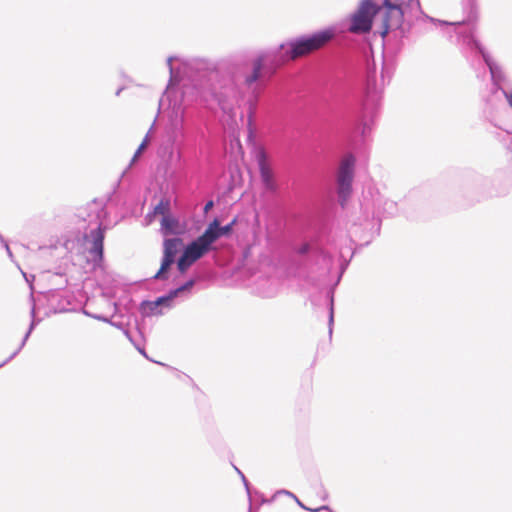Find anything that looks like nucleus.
<instances>
[{
	"instance_id": "nucleus-41",
	"label": "nucleus",
	"mask_w": 512,
	"mask_h": 512,
	"mask_svg": "<svg viewBox=\"0 0 512 512\" xmlns=\"http://www.w3.org/2000/svg\"><path fill=\"white\" fill-rule=\"evenodd\" d=\"M100 315H101V314H95V313H92V314H90V316H89V317H91V318H93V319H96V320H99Z\"/></svg>"
},
{
	"instance_id": "nucleus-9",
	"label": "nucleus",
	"mask_w": 512,
	"mask_h": 512,
	"mask_svg": "<svg viewBox=\"0 0 512 512\" xmlns=\"http://www.w3.org/2000/svg\"><path fill=\"white\" fill-rule=\"evenodd\" d=\"M365 90L367 97L371 98L373 104L369 111L366 106L363 108V112L357 121L356 132L359 134L362 141H365L366 137L371 133L377 113L375 100L378 98V93L374 78L367 77Z\"/></svg>"
},
{
	"instance_id": "nucleus-30",
	"label": "nucleus",
	"mask_w": 512,
	"mask_h": 512,
	"mask_svg": "<svg viewBox=\"0 0 512 512\" xmlns=\"http://www.w3.org/2000/svg\"><path fill=\"white\" fill-rule=\"evenodd\" d=\"M167 297L169 298V300H171V302L173 303V301L178 298V297H185V295L183 293H181L179 287H175V288H172L170 289L167 293H166Z\"/></svg>"
},
{
	"instance_id": "nucleus-18",
	"label": "nucleus",
	"mask_w": 512,
	"mask_h": 512,
	"mask_svg": "<svg viewBox=\"0 0 512 512\" xmlns=\"http://www.w3.org/2000/svg\"><path fill=\"white\" fill-rule=\"evenodd\" d=\"M139 311L144 317L163 314L160 307L154 306L153 301L150 300H143L139 305Z\"/></svg>"
},
{
	"instance_id": "nucleus-26",
	"label": "nucleus",
	"mask_w": 512,
	"mask_h": 512,
	"mask_svg": "<svg viewBox=\"0 0 512 512\" xmlns=\"http://www.w3.org/2000/svg\"><path fill=\"white\" fill-rule=\"evenodd\" d=\"M393 72H394V65L387 64L384 61L383 65H382V70H381V79H382L383 83L386 81V79H387V83L390 82Z\"/></svg>"
},
{
	"instance_id": "nucleus-23",
	"label": "nucleus",
	"mask_w": 512,
	"mask_h": 512,
	"mask_svg": "<svg viewBox=\"0 0 512 512\" xmlns=\"http://www.w3.org/2000/svg\"><path fill=\"white\" fill-rule=\"evenodd\" d=\"M33 331H30L29 329L26 331L19 347L6 359L4 360L3 362L0 363V368H2L3 366H5L6 364H8L11 360H13L18 354L19 352L23 349V347L25 346L27 340L29 339L31 333Z\"/></svg>"
},
{
	"instance_id": "nucleus-28",
	"label": "nucleus",
	"mask_w": 512,
	"mask_h": 512,
	"mask_svg": "<svg viewBox=\"0 0 512 512\" xmlns=\"http://www.w3.org/2000/svg\"><path fill=\"white\" fill-rule=\"evenodd\" d=\"M153 305L159 306L160 309L162 310V308H171L173 306V303L171 302V300H169L166 294H163L157 297L155 300H153Z\"/></svg>"
},
{
	"instance_id": "nucleus-13",
	"label": "nucleus",
	"mask_w": 512,
	"mask_h": 512,
	"mask_svg": "<svg viewBox=\"0 0 512 512\" xmlns=\"http://www.w3.org/2000/svg\"><path fill=\"white\" fill-rule=\"evenodd\" d=\"M178 134L183 135V119L173 125V132L169 135L167 143L162 145L158 154L161 157H166L168 161H171L175 154V146L177 143Z\"/></svg>"
},
{
	"instance_id": "nucleus-29",
	"label": "nucleus",
	"mask_w": 512,
	"mask_h": 512,
	"mask_svg": "<svg viewBox=\"0 0 512 512\" xmlns=\"http://www.w3.org/2000/svg\"><path fill=\"white\" fill-rule=\"evenodd\" d=\"M110 325L121 330L124 333V335L127 337V339L130 342H133V336H132L131 332L129 331V329L126 328V326L124 325V323L122 321H112V322H110Z\"/></svg>"
},
{
	"instance_id": "nucleus-35",
	"label": "nucleus",
	"mask_w": 512,
	"mask_h": 512,
	"mask_svg": "<svg viewBox=\"0 0 512 512\" xmlns=\"http://www.w3.org/2000/svg\"><path fill=\"white\" fill-rule=\"evenodd\" d=\"M22 274L26 280V282L29 284V287L31 289V293L33 294V281L35 279L34 275H28L25 272L22 271Z\"/></svg>"
},
{
	"instance_id": "nucleus-2",
	"label": "nucleus",
	"mask_w": 512,
	"mask_h": 512,
	"mask_svg": "<svg viewBox=\"0 0 512 512\" xmlns=\"http://www.w3.org/2000/svg\"><path fill=\"white\" fill-rule=\"evenodd\" d=\"M478 18L479 15L474 20H471L468 15H464L461 26H458L455 32L458 41H461L472 52L481 56L485 65L488 67L492 83V93L502 92V90H505L503 85L507 82V76L503 68L494 61L490 53L475 36Z\"/></svg>"
},
{
	"instance_id": "nucleus-1",
	"label": "nucleus",
	"mask_w": 512,
	"mask_h": 512,
	"mask_svg": "<svg viewBox=\"0 0 512 512\" xmlns=\"http://www.w3.org/2000/svg\"><path fill=\"white\" fill-rule=\"evenodd\" d=\"M382 14L384 36L393 33V39L388 40L387 50L394 55L399 54L404 47V40L413 33L427 32V25H449L455 29L460 22H447L426 14L420 0H361L358 8L350 15L349 30L353 32H369L372 29L375 16Z\"/></svg>"
},
{
	"instance_id": "nucleus-19",
	"label": "nucleus",
	"mask_w": 512,
	"mask_h": 512,
	"mask_svg": "<svg viewBox=\"0 0 512 512\" xmlns=\"http://www.w3.org/2000/svg\"><path fill=\"white\" fill-rule=\"evenodd\" d=\"M463 14L468 15L469 19L474 20L478 16L477 0H461Z\"/></svg>"
},
{
	"instance_id": "nucleus-22",
	"label": "nucleus",
	"mask_w": 512,
	"mask_h": 512,
	"mask_svg": "<svg viewBox=\"0 0 512 512\" xmlns=\"http://www.w3.org/2000/svg\"><path fill=\"white\" fill-rule=\"evenodd\" d=\"M201 280L199 276H194L189 278L187 281L179 285V289L181 293L185 295V297L189 296L192 293L194 286Z\"/></svg>"
},
{
	"instance_id": "nucleus-46",
	"label": "nucleus",
	"mask_w": 512,
	"mask_h": 512,
	"mask_svg": "<svg viewBox=\"0 0 512 512\" xmlns=\"http://www.w3.org/2000/svg\"><path fill=\"white\" fill-rule=\"evenodd\" d=\"M380 228H381V221L378 222V227H377V234L380 233Z\"/></svg>"
},
{
	"instance_id": "nucleus-6",
	"label": "nucleus",
	"mask_w": 512,
	"mask_h": 512,
	"mask_svg": "<svg viewBox=\"0 0 512 512\" xmlns=\"http://www.w3.org/2000/svg\"><path fill=\"white\" fill-rule=\"evenodd\" d=\"M357 159L354 154H348L340 163L337 173V196L339 205L344 208L352 196Z\"/></svg>"
},
{
	"instance_id": "nucleus-47",
	"label": "nucleus",
	"mask_w": 512,
	"mask_h": 512,
	"mask_svg": "<svg viewBox=\"0 0 512 512\" xmlns=\"http://www.w3.org/2000/svg\"><path fill=\"white\" fill-rule=\"evenodd\" d=\"M327 498H328V494H327V493H325L324 495H322V499H323V500H326Z\"/></svg>"
},
{
	"instance_id": "nucleus-40",
	"label": "nucleus",
	"mask_w": 512,
	"mask_h": 512,
	"mask_svg": "<svg viewBox=\"0 0 512 512\" xmlns=\"http://www.w3.org/2000/svg\"><path fill=\"white\" fill-rule=\"evenodd\" d=\"M99 321H102V322L110 324V322H112L113 320H112V318H109V317L101 314L100 318H99Z\"/></svg>"
},
{
	"instance_id": "nucleus-12",
	"label": "nucleus",
	"mask_w": 512,
	"mask_h": 512,
	"mask_svg": "<svg viewBox=\"0 0 512 512\" xmlns=\"http://www.w3.org/2000/svg\"><path fill=\"white\" fill-rule=\"evenodd\" d=\"M160 231L164 236H180L186 232L187 226L185 222H181L179 217L168 212L161 217Z\"/></svg>"
},
{
	"instance_id": "nucleus-45",
	"label": "nucleus",
	"mask_w": 512,
	"mask_h": 512,
	"mask_svg": "<svg viewBox=\"0 0 512 512\" xmlns=\"http://www.w3.org/2000/svg\"><path fill=\"white\" fill-rule=\"evenodd\" d=\"M182 158V152L180 150L177 151V159L181 160Z\"/></svg>"
},
{
	"instance_id": "nucleus-25",
	"label": "nucleus",
	"mask_w": 512,
	"mask_h": 512,
	"mask_svg": "<svg viewBox=\"0 0 512 512\" xmlns=\"http://www.w3.org/2000/svg\"><path fill=\"white\" fill-rule=\"evenodd\" d=\"M30 300L32 301V307L30 310L31 322L29 324L28 329L30 331H33L36 328V326L40 323L41 319L36 317V305L32 293H30Z\"/></svg>"
},
{
	"instance_id": "nucleus-11",
	"label": "nucleus",
	"mask_w": 512,
	"mask_h": 512,
	"mask_svg": "<svg viewBox=\"0 0 512 512\" xmlns=\"http://www.w3.org/2000/svg\"><path fill=\"white\" fill-rule=\"evenodd\" d=\"M354 252L351 254L349 259L344 258L343 254L339 257V268L335 281L329 286L326 291L327 308H328V334L329 338H332L333 327H334V316H335V291L340 284L344 273L349 267L350 260L353 257Z\"/></svg>"
},
{
	"instance_id": "nucleus-4",
	"label": "nucleus",
	"mask_w": 512,
	"mask_h": 512,
	"mask_svg": "<svg viewBox=\"0 0 512 512\" xmlns=\"http://www.w3.org/2000/svg\"><path fill=\"white\" fill-rule=\"evenodd\" d=\"M336 33L333 26L303 34L279 45L281 56L285 59H295L316 50L331 40Z\"/></svg>"
},
{
	"instance_id": "nucleus-38",
	"label": "nucleus",
	"mask_w": 512,
	"mask_h": 512,
	"mask_svg": "<svg viewBox=\"0 0 512 512\" xmlns=\"http://www.w3.org/2000/svg\"><path fill=\"white\" fill-rule=\"evenodd\" d=\"M507 100L508 105L512 109V91L502 90L501 92Z\"/></svg>"
},
{
	"instance_id": "nucleus-8",
	"label": "nucleus",
	"mask_w": 512,
	"mask_h": 512,
	"mask_svg": "<svg viewBox=\"0 0 512 512\" xmlns=\"http://www.w3.org/2000/svg\"><path fill=\"white\" fill-rule=\"evenodd\" d=\"M255 161L257 163L263 189L273 196H279L280 185L276 178V174L271 167L269 156L263 147H258L256 149Z\"/></svg>"
},
{
	"instance_id": "nucleus-39",
	"label": "nucleus",
	"mask_w": 512,
	"mask_h": 512,
	"mask_svg": "<svg viewBox=\"0 0 512 512\" xmlns=\"http://www.w3.org/2000/svg\"><path fill=\"white\" fill-rule=\"evenodd\" d=\"M214 206V201L213 200H208L205 205H204V208H203V211L204 213H207L210 209H212Z\"/></svg>"
},
{
	"instance_id": "nucleus-16",
	"label": "nucleus",
	"mask_w": 512,
	"mask_h": 512,
	"mask_svg": "<svg viewBox=\"0 0 512 512\" xmlns=\"http://www.w3.org/2000/svg\"><path fill=\"white\" fill-rule=\"evenodd\" d=\"M264 68V57L259 56L252 62V70L246 75L244 83L247 88H251L259 79Z\"/></svg>"
},
{
	"instance_id": "nucleus-34",
	"label": "nucleus",
	"mask_w": 512,
	"mask_h": 512,
	"mask_svg": "<svg viewBox=\"0 0 512 512\" xmlns=\"http://www.w3.org/2000/svg\"><path fill=\"white\" fill-rule=\"evenodd\" d=\"M0 242L2 243L3 247L5 248V250H6V252H7V254H8L9 258H10L11 260H13V253H12V251H11L10 247H9V244H8V243H7V241L3 238V236H2V235H0Z\"/></svg>"
},
{
	"instance_id": "nucleus-27",
	"label": "nucleus",
	"mask_w": 512,
	"mask_h": 512,
	"mask_svg": "<svg viewBox=\"0 0 512 512\" xmlns=\"http://www.w3.org/2000/svg\"><path fill=\"white\" fill-rule=\"evenodd\" d=\"M170 200L168 199H161L159 203L155 206L154 212L156 214L164 215L168 212H170Z\"/></svg>"
},
{
	"instance_id": "nucleus-37",
	"label": "nucleus",
	"mask_w": 512,
	"mask_h": 512,
	"mask_svg": "<svg viewBox=\"0 0 512 512\" xmlns=\"http://www.w3.org/2000/svg\"><path fill=\"white\" fill-rule=\"evenodd\" d=\"M330 510H333L330 506L322 505V506H319V507H316V508H310V510H308V511L309 512H321V511L330 512Z\"/></svg>"
},
{
	"instance_id": "nucleus-33",
	"label": "nucleus",
	"mask_w": 512,
	"mask_h": 512,
	"mask_svg": "<svg viewBox=\"0 0 512 512\" xmlns=\"http://www.w3.org/2000/svg\"><path fill=\"white\" fill-rule=\"evenodd\" d=\"M178 58L176 56H169L167 58V66H168V69H169V72H170V80L173 78L174 76V67L172 65V62L174 60H177Z\"/></svg>"
},
{
	"instance_id": "nucleus-3",
	"label": "nucleus",
	"mask_w": 512,
	"mask_h": 512,
	"mask_svg": "<svg viewBox=\"0 0 512 512\" xmlns=\"http://www.w3.org/2000/svg\"><path fill=\"white\" fill-rule=\"evenodd\" d=\"M216 76V67L212 62L195 61L189 71L190 84L184 85L182 88L181 104H188L190 95L193 97L192 101L200 103L207 102L210 98H216V88L213 84Z\"/></svg>"
},
{
	"instance_id": "nucleus-10",
	"label": "nucleus",
	"mask_w": 512,
	"mask_h": 512,
	"mask_svg": "<svg viewBox=\"0 0 512 512\" xmlns=\"http://www.w3.org/2000/svg\"><path fill=\"white\" fill-rule=\"evenodd\" d=\"M183 247V240L179 236L165 238L163 241V256L160 268L154 275V279L167 280L170 276V268L175 263L177 253Z\"/></svg>"
},
{
	"instance_id": "nucleus-17",
	"label": "nucleus",
	"mask_w": 512,
	"mask_h": 512,
	"mask_svg": "<svg viewBox=\"0 0 512 512\" xmlns=\"http://www.w3.org/2000/svg\"><path fill=\"white\" fill-rule=\"evenodd\" d=\"M281 494L291 497L294 500V502H296V504L303 510H305V511L310 510V507L306 506L294 493H292L291 491L286 490V489L278 490L271 499H265L263 494H260L261 504L271 503L277 495H281Z\"/></svg>"
},
{
	"instance_id": "nucleus-36",
	"label": "nucleus",
	"mask_w": 512,
	"mask_h": 512,
	"mask_svg": "<svg viewBox=\"0 0 512 512\" xmlns=\"http://www.w3.org/2000/svg\"><path fill=\"white\" fill-rule=\"evenodd\" d=\"M133 344V346L139 351V353L141 355H143L146 359H149L147 353H146V350L144 347H141L134 339H133V342H131Z\"/></svg>"
},
{
	"instance_id": "nucleus-31",
	"label": "nucleus",
	"mask_w": 512,
	"mask_h": 512,
	"mask_svg": "<svg viewBox=\"0 0 512 512\" xmlns=\"http://www.w3.org/2000/svg\"><path fill=\"white\" fill-rule=\"evenodd\" d=\"M235 469H236L237 473L241 476V479H242L243 484H244V486H245L246 492H247V494H248V496H249V501L251 502V488H250V483H249V481L247 480V478L245 477V475L242 473V471H241V470H239V469H238V468H236V467H235Z\"/></svg>"
},
{
	"instance_id": "nucleus-42",
	"label": "nucleus",
	"mask_w": 512,
	"mask_h": 512,
	"mask_svg": "<svg viewBox=\"0 0 512 512\" xmlns=\"http://www.w3.org/2000/svg\"><path fill=\"white\" fill-rule=\"evenodd\" d=\"M505 131H506V133H508V134H511V135H512V130H511V131H510V130H505ZM508 149L512 152V142H511V143H510V145L508 146Z\"/></svg>"
},
{
	"instance_id": "nucleus-14",
	"label": "nucleus",
	"mask_w": 512,
	"mask_h": 512,
	"mask_svg": "<svg viewBox=\"0 0 512 512\" xmlns=\"http://www.w3.org/2000/svg\"><path fill=\"white\" fill-rule=\"evenodd\" d=\"M183 251L191 258L192 261H198L213 249L207 245L200 236L187 243Z\"/></svg>"
},
{
	"instance_id": "nucleus-32",
	"label": "nucleus",
	"mask_w": 512,
	"mask_h": 512,
	"mask_svg": "<svg viewBox=\"0 0 512 512\" xmlns=\"http://www.w3.org/2000/svg\"><path fill=\"white\" fill-rule=\"evenodd\" d=\"M147 138H148V134H146L145 138L143 139V141L141 142V144L138 146L137 150L135 151V153H134V155H133V157L131 159L130 166L137 159V157L140 155L142 150L145 148L146 142H147Z\"/></svg>"
},
{
	"instance_id": "nucleus-44",
	"label": "nucleus",
	"mask_w": 512,
	"mask_h": 512,
	"mask_svg": "<svg viewBox=\"0 0 512 512\" xmlns=\"http://www.w3.org/2000/svg\"><path fill=\"white\" fill-rule=\"evenodd\" d=\"M83 314L86 315V316H90V314H92L90 311L86 310V309H83Z\"/></svg>"
},
{
	"instance_id": "nucleus-20",
	"label": "nucleus",
	"mask_w": 512,
	"mask_h": 512,
	"mask_svg": "<svg viewBox=\"0 0 512 512\" xmlns=\"http://www.w3.org/2000/svg\"><path fill=\"white\" fill-rule=\"evenodd\" d=\"M351 89L349 87H345L343 91V95H338L337 92H333L331 95V109H338L341 106L345 105V99L350 94Z\"/></svg>"
},
{
	"instance_id": "nucleus-7",
	"label": "nucleus",
	"mask_w": 512,
	"mask_h": 512,
	"mask_svg": "<svg viewBox=\"0 0 512 512\" xmlns=\"http://www.w3.org/2000/svg\"><path fill=\"white\" fill-rule=\"evenodd\" d=\"M293 251L296 255L305 258L313 264H316L318 259H320L327 268V275L331 274L334 268V257L319 244L318 237L302 241L293 248Z\"/></svg>"
},
{
	"instance_id": "nucleus-48",
	"label": "nucleus",
	"mask_w": 512,
	"mask_h": 512,
	"mask_svg": "<svg viewBox=\"0 0 512 512\" xmlns=\"http://www.w3.org/2000/svg\"><path fill=\"white\" fill-rule=\"evenodd\" d=\"M490 123L494 125V127H498L497 124L493 123L491 120H490Z\"/></svg>"
},
{
	"instance_id": "nucleus-24",
	"label": "nucleus",
	"mask_w": 512,
	"mask_h": 512,
	"mask_svg": "<svg viewBox=\"0 0 512 512\" xmlns=\"http://www.w3.org/2000/svg\"><path fill=\"white\" fill-rule=\"evenodd\" d=\"M237 223V217H234L229 223L226 225H221L219 223V231L222 237L229 238L232 236L234 232V226Z\"/></svg>"
},
{
	"instance_id": "nucleus-49",
	"label": "nucleus",
	"mask_w": 512,
	"mask_h": 512,
	"mask_svg": "<svg viewBox=\"0 0 512 512\" xmlns=\"http://www.w3.org/2000/svg\"><path fill=\"white\" fill-rule=\"evenodd\" d=\"M330 512H335L334 510H330Z\"/></svg>"
},
{
	"instance_id": "nucleus-5",
	"label": "nucleus",
	"mask_w": 512,
	"mask_h": 512,
	"mask_svg": "<svg viewBox=\"0 0 512 512\" xmlns=\"http://www.w3.org/2000/svg\"><path fill=\"white\" fill-rule=\"evenodd\" d=\"M108 216L104 207H101L96 214L99 223L96 228L91 229L89 234L84 236L91 246L88 252L91 256V264L93 269L101 268L104 262V240L107 226L103 224V220Z\"/></svg>"
},
{
	"instance_id": "nucleus-43",
	"label": "nucleus",
	"mask_w": 512,
	"mask_h": 512,
	"mask_svg": "<svg viewBox=\"0 0 512 512\" xmlns=\"http://www.w3.org/2000/svg\"><path fill=\"white\" fill-rule=\"evenodd\" d=\"M123 89H124V87H120V88H118V89H117V91H116V93H115V95H116V96H119Z\"/></svg>"
},
{
	"instance_id": "nucleus-15",
	"label": "nucleus",
	"mask_w": 512,
	"mask_h": 512,
	"mask_svg": "<svg viewBox=\"0 0 512 512\" xmlns=\"http://www.w3.org/2000/svg\"><path fill=\"white\" fill-rule=\"evenodd\" d=\"M201 239L209 245L213 250L215 249V242L222 238L219 231V218L215 217L210 221L205 230L199 235Z\"/></svg>"
},
{
	"instance_id": "nucleus-21",
	"label": "nucleus",
	"mask_w": 512,
	"mask_h": 512,
	"mask_svg": "<svg viewBox=\"0 0 512 512\" xmlns=\"http://www.w3.org/2000/svg\"><path fill=\"white\" fill-rule=\"evenodd\" d=\"M195 262L196 261H192L191 258L184 251L178 258V260H175L177 269L180 272V274H185Z\"/></svg>"
}]
</instances>
